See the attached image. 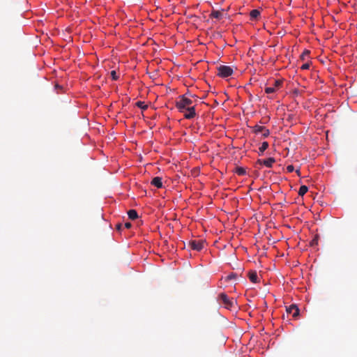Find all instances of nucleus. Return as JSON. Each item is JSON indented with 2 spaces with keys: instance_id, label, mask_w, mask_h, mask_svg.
Masks as SVG:
<instances>
[{
  "instance_id": "obj_1",
  "label": "nucleus",
  "mask_w": 357,
  "mask_h": 357,
  "mask_svg": "<svg viewBox=\"0 0 357 357\" xmlns=\"http://www.w3.org/2000/svg\"><path fill=\"white\" fill-rule=\"evenodd\" d=\"M218 301L222 302L224 307L228 310H231L234 308V305L236 304V301L233 298H229L228 296L225 293H221L218 296Z\"/></svg>"
},
{
  "instance_id": "obj_2",
  "label": "nucleus",
  "mask_w": 357,
  "mask_h": 357,
  "mask_svg": "<svg viewBox=\"0 0 357 357\" xmlns=\"http://www.w3.org/2000/svg\"><path fill=\"white\" fill-rule=\"evenodd\" d=\"M192 101L191 99L186 98L184 95L179 96V100L176 102V107L181 112L188 107H192Z\"/></svg>"
},
{
  "instance_id": "obj_3",
  "label": "nucleus",
  "mask_w": 357,
  "mask_h": 357,
  "mask_svg": "<svg viewBox=\"0 0 357 357\" xmlns=\"http://www.w3.org/2000/svg\"><path fill=\"white\" fill-rule=\"evenodd\" d=\"M217 70H218V75L222 78H226L227 77H229L234 73L233 69L229 66L221 65V66L217 67Z\"/></svg>"
},
{
  "instance_id": "obj_4",
  "label": "nucleus",
  "mask_w": 357,
  "mask_h": 357,
  "mask_svg": "<svg viewBox=\"0 0 357 357\" xmlns=\"http://www.w3.org/2000/svg\"><path fill=\"white\" fill-rule=\"evenodd\" d=\"M252 131L255 134H261L264 137H267L270 135V131L264 126L256 125L252 128Z\"/></svg>"
},
{
  "instance_id": "obj_5",
  "label": "nucleus",
  "mask_w": 357,
  "mask_h": 357,
  "mask_svg": "<svg viewBox=\"0 0 357 357\" xmlns=\"http://www.w3.org/2000/svg\"><path fill=\"white\" fill-rule=\"evenodd\" d=\"M204 242L203 241H189V247L196 251H201L204 248Z\"/></svg>"
},
{
  "instance_id": "obj_6",
  "label": "nucleus",
  "mask_w": 357,
  "mask_h": 357,
  "mask_svg": "<svg viewBox=\"0 0 357 357\" xmlns=\"http://www.w3.org/2000/svg\"><path fill=\"white\" fill-rule=\"evenodd\" d=\"M184 117L187 119H191L196 116L195 107H188L184 112Z\"/></svg>"
},
{
  "instance_id": "obj_7",
  "label": "nucleus",
  "mask_w": 357,
  "mask_h": 357,
  "mask_svg": "<svg viewBox=\"0 0 357 357\" xmlns=\"http://www.w3.org/2000/svg\"><path fill=\"white\" fill-rule=\"evenodd\" d=\"M275 162V160L274 158H268L267 159H265V160H258L257 161V164H259V165H265L266 167H271L273 165V163Z\"/></svg>"
},
{
  "instance_id": "obj_8",
  "label": "nucleus",
  "mask_w": 357,
  "mask_h": 357,
  "mask_svg": "<svg viewBox=\"0 0 357 357\" xmlns=\"http://www.w3.org/2000/svg\"><path fill=\"white\" fill-rule=\"evenodd\" d=\"M287 313L292 314L293 317H297L299 315V309L296 305H291L287 307Z\"/></svg>"
},
{
  "instance_id": "obj_9",
  "label": "nucleus",
  "mask_w": 357,
  "mask_h": 357,
  "mask_svg": "<svg viewBox=\"0 0 357 357\" xmlns=\"http://www.w3.org/2000/svg\"><path fill=\"white\" fill-rule=\"evenodd\" d=\"M151 185L155 186L158 188H161L162 187V178L159 176L154 177L151 182Z\"/></svg>"
},
{
  "instance_id": "obj_10",
  "label": "nucleus",
  "mask_w": 357,
  "mask_h": 357,
  "mask_svg": "<svg viewBox=\"0 0 357 357\" xmlns=\"http://www.w3.org/2000/svg\"><path fill=\"white\" fill-rule=\"evenodd\" d=\"M249 279L254 283L258 282V277L256 271H251L248 274Z\"/></svg>"
},
{
  "instance_id": "obj_11",
  "label": "nucleus",
  "mask_w": 357,
  "mask_h": 357,
  "mask_svg": "<svg viewBox=\"0 0 357 357\" xmlns=\"http://www.w3.org/2000/svg\"><path fill=\"white\" fill-rule=\"evenodd\" d=\"M268 143L267 142H264L259 148V155H263L264 152L268 149Z\"/></svg>"
},
{
  "instance_id": "obj_12",
  "label": "nucleus",
  "mask_w": 357,
  "mask_h": 357,
  "mask_svg": "<svg viewBox=\"0 0 357 357\" xmlns=\"http://www.w3.org/2000/svg\"><path fill=\"white\" fill-rule=\"evenodd\" d=\"M128 215L129 218L131 220H135L138 218V214L137 211L134 209L129 210L128 211Z\"/></svg>"
},
{
  "instance_id": "obj_13",
  "label": "nucleus",
  "mask_w": 357,
  "mask_h": 357,
  "mask_svg": "<svg viewBox=\"0 0 357 357\" xmlns=\"http://www.w3.org/2000/svg\"><path fill=\"white\" fill-rule=\"evenodd\" d=\"M259 15H260V12L257 9H254V10H251V12L250 13L251 20L257 19Z\"/></svg>"
},
{
  "instance_id": "obj_14",
  "label": "nucleus",
  "mask_w": 357,
  "mask_h": 357,
  "mask_svg": "<svg viewBox=\"0 0 357 357\" xmlns=\"http://www.w3.org/2000/svg\"><path fill=\"white\" fill-rule=\"evenodd\" d=\"M308 190V188L306 185H301L298 190V195L303 196Z\"/></svg>"
},
{
  "instance_id": "obj_15",
  "label": "nucleus",
  "mask_w": 357,
  "mask_h": 357,
  "mask_svg": "<svg viewBox=\"0 0 357 357\" xmlns=\"http://www.w3.org/2000/svg\"><path fill=\"white\" fill-rule=\"evenodd\" d=\"M211 17L215 19H221L222 13L218 10H213L211 14Z\"/></svg>"
},
{
  "instance_id": "obj_16",
  "label": "nucleus",
  "mask_w": 357,
  "mask_h": 357,
  "mask_svg": "<svg viewBox=\"0 0 357 357\" xmlns=\"http://www.w3.org/2000/svg\"><path fill=\"white\" fill-rule=\"evenodd\" d=\"M235 172L239 175V176H243L246 173V171L245 169L243 168V167H237L236 168V171Z\"/></svg>"
},
{
  "instance_id": "obj_17",
  "label": "nucleus",
  "mask_w": 357,
  "mask_h": 357,
  "mask_svg": "<svg viewBox=\"0 0 357 357\" xmlns=\"http://www.w3.org/2000/svg\"><path fill=\"white\" fill-rule=\"evenodd\" d=\"M136 106L141 108L143 110H145L148 108V105H145L144 102H142V101H137L136 103H135Z\"/></svg>"
},
{
  "instance_id": "obj_18",
  "label": "nucleus",
  "mask_w": 357,
  "mask_h": 357,
  "mask_svg": "<svg viewBox=\"0 0 357 357\" xmlns=\"http://www.w3.org/2000/svg\"><path fill=\"white\" fill-rule=\"evenodd\" d=\"M310 54L309 50H305L301 55L300 58L301 60L305 61L306 59V57H307Z\"/></svg>"
},
{
  "instance_id": "obj_19",
  "label": "nucleus",
  "mask_w": 357,
  "mask_h": 357,
  "mask_svg": "<svg viewBox=\"0 0 357 357\" xmlns=\"http://www.w3.org/2000/svg\"><path fill=\"white\" fill-rule=\"evenodd\" d=\"M275 87H271V86H269V87H266L265 88V92L266 93H274L275 91Z\"/></svg>"
},
{
  "instance_id": "obj_20",
  "label": "nucleus",
  "mask_w": 357,
  "mask_h": 357,
  "mask_svg": "<svg viewBox=\"0 0 357 357\" xmlns=\"http://www.w3.org/2000/svg\"><path fill=\"white\" fill-rule=\"evenodd\" d=\"M110 75H111L112 79L117 80L119 79V76L117 75L116 70L111 71Z\"/></svg>"
},
{
  "instance_id": "obj_21",
  "label": "nucleus",
  "mask_w": 357,
  "mask_h": 357,
  "mask_svg": "<svg viewBox=\"0 0 357 357\" xmlns=\"http://www.w3.org/2000/svg\"><path fill=\"white\" fill-rule=\"evenodd\" d=\"M282 85V81L281 80H275L274 82V86L275 89L279 88Z\"/></svg>"
},
{
  "instance_id": "obj_22",
  "label": "nucleus",
  "mask_w": 357,
  "mask_h": 357,
  "mask_svg": "<svg viewBox=\"0 0 357 357\" xmlns=\"http://www.w3.org/2000/svg\"><path fill=\"white\" fill-rule=\"evenodd\" d=\"M311 245L313 246V245H317L318 244V236H316L311 241L310 243Z\"/></svg>"
},
{
  "instance_id": "obj_23",
  "label": "nucleus",
  "mask_w": 357,
  "mask_h": 357,
  "mask_svg": "<svg viewBox=\"0 0 357 357\" xmlns=\"http://www.w3.org/2000/svg\"><path fill=\"white\" fill-rule=\"evenodd\" d=\"M310 66V63H305L301 66V68L302 70H307V69H309Z\"/></svg>"
},
{
  "instance_id": "obj_24",
  "label": "nucleus",
  "mask_w": 357,
  "mask_h": 357,
  "mask_svg": "<svg viewBox=\"0 0 357 357\" xmlns=\"http://www.w3.org/2000/svg\"><path fill=\"white\" fill-rule=\"evenodd\" d=\"M287 170L288 172H293L294 170V167L292 165H289L287 167Z\"/></svg>"
},
{
  "instance_id": "obj_25",
  "label": "nucleus",
  "mask_w": 357,
  "mask_h": 357,
  "mask_svg": "<svg viewBox=\"0 0 357 357\" xmlns=\"http://www.w3.org/2000/svg\"><path fill=\"white\" fill-rule=\"evenodd\" d=\"M236 274H235V273H231V274H230V275H229L227 276V280H232V279L236 278Z\"/></svg>"
},
{
  "instance_id": "obj_26",
  "label": "nucleus",
  "mask_w": 357,
  "mask_h": 357,
  "mask_svg": "<svg viewBox=\"0 0 357 357\" xmlns=\"http://www.w3.org/2000/svg\"><path fill=\"white\" fill-rule=\"evenodd\" d=\"M124 225H125V227L127 229H130L132 227V225L130 222H126Z\"/></svg>"
},
{
  "instance_id": "obj_27",
  "label": "nucleus",
  "mask_w": 357,
  "mask_h": 357,
  "mask_svg": "<svg viewBox=\"0 0 357 357\" xmlns=\"http://www.w3.org/2000/svg\"><path fill=\"white\" fill-rule=\"evenodd\" d=\"M55 88H56V89H62V86H61V85H59V84H56L55 85Z\"/></svg>"
},
{
  "instance_id": "obj_28",
  "label": "nucleus",
  "mask_w": 357,
  "mask_h": 357,
  "mask_svg": "<svg viewBox=\"0 0 357 357\" xmlns=\"http://www.w3.org/2000/svg\"><path fill=\"white\" fill-rule=\"evenodd\" d=\"M121 225L119 224V225H116V229L118 230L121 229Z\"/></svg>"
},
{
  "instance_id": "obj_29",
  "label": "nucleus",
  "mask_w": 357,
  "mask_h": 357,
  "mask_svg": "<svg viewBox=\"0 0 357 357\" xmlns=\"http://www.w3.org/2000/svg\"><path fill=\"white\" fill-rule=\"evenodd\" d=\"M296 174H297L298 176H300V173H301L300 169H297V170L296 171Z\"/></svg>"
}]
</instances>
